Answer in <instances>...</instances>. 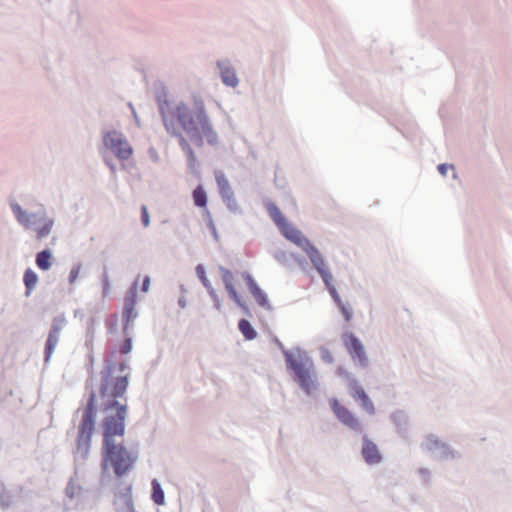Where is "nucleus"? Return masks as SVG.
<instances>
[{
	"label": "nucleus",
	"mask_w": 512,
	"mask_h": 512,
	"mask_svg": "<svg viewBox=\"0 0 512 512\" xmlns=\"http://www.w3.org/2000/svg\"><path fill=\"white\" fill-rule=\"evenodd\" d=\"M328 291L330 292L333 302L335 303V305L337 306V308L343 315L344 320L346 322H350L353 317V310H352L351 306L349 305V303L344 302L341 299V297L338 293V290H328Z\"/></svg>",
	"instance_id": "nucleus-18"
},
{
	"label": "nucleus",
	"mask_w": 512,
	"mask_h": 512,
	"mask_svg": "<svg viewBox=\"0 0 512 512\" xmlns=\"http://www.w3.org/2000/svg\"><path fill=\"white\" fill-rule=\"evenodd\" d=\"M237 327L238 330L243 335L244 339L247 341L254 340L258 335L256 329L253 327L251 322L246 318L239 319Z\"/></svg>",
	"instance_id": "nucleus-20"
},
{
	"label": "nucleus",
	"mask_w": 512,
	"mask_h": 512,
	"mask_svg": "<svg viewBox=\"0 0 512 512\" xmlns=\"http://www.w3.org/2000/svg\"><path fill=\"white\" fill-rule=\"evenodd\" d=\"M107 332L109 334H116L118 330V318L117 315H113L106 321Z\"/></svg>",
	"instance_id": "nucleus-32"
},
{
	"label": "nucleus",
	"mask_w": 512,
	"mask_h": 512,
	"mask_svg": "<svg viewBox=\"0 0 512 512\" xmlns=\"http://www.w3.org/2000/svg\"><path fill=\"white\" fill-rule=\"evenodd\" d=\"M138 290H127L124 296L122 309V332L129 330L134 320L138 317L136 305L138 301Z\"/></svg>",
	"instance_id": "nucleus-12"
},
{
	"label": "nucleus",
	"mask_w": 512,
	"mask_h": 512,
	"mask_svg": "<svg viewBox=\"0 0 512 512\" xmlns=\"http://www.w3.org/2000/svg\"><path fill=\"white\" fill-rule=\"evenodd\" d=\"M75 490H76V486L74 484L73 478H71L65 488L66 496L70 499H74L75 498Z\"/></svg>",
	"instance_id": "nucleus-34"
},
{
	"label": "nucleus",
	"mask_w": 512,
	"mask_h": 512,
	"mask_svg": "<svg viewBox=\"0 0 512 512\" xmlns=\"http://www.w3.org/2000/svg\"><path fill=\"white\" fill-rule=\"evenodd\" d=\"M89 362H90V368L88 369V372H89V374L93 375L94 357L92 355H89Z\"/></svg>",
	"instance_id": "nucleus-45"
},
{
	"label": "nucleus",
	"mask_w": 512,
	"mask_h": 512,
	"mask_svg": "<svg viewBox=\"0 0 512 512\" xmlns=\"http://www.w3.org/2000/svg\"><path fill=\"white\" fill-rule=\"evenodd\" d=\"M211 299L213 300V303H214V307L220 311L221 309V302H220V299L218 297V295L216 294V290H207Z\"/></svg>",
	"instance_id": "nucleus-39"
},
{
	"label": "nucleus",
	"mask_w": 512,
	"mask_h": 512,
	"mask_svg": "<svg viewBox=\"0 0 512 512\" xmlns=\"http://www.w3.org/2000/svg\"><path fill=\"white\" fill-rule=\"evenodd\" d=\"M216 182L218 184L221 196L224 199H230L233 196V191L227 178L222 172L216 173Z\"/></svg>",
	"instance_id": "nucleus-22"
},
{
	"label": "nucleus",
	"mask_w": 512,
	"mask_h": 512,
	"mask_svg": "<svg viewBox=\"0 0 512 512\" xmlns=\"http://www.w3.org/2000/svg\"><path fill=\"white\" fill-rule=\"evenodd\" d=\"M124 335L123 340L120 343L119 350L123 355H128L133 349V337L129 330L122 332Z\"/></svg>",
	"instance_id": "nucleus-27"
},
{
	"label": "nucleus",
	"mask_w": 512,
	"mask_h": 512,
	"mask_svg": "<svg viewBox=\"0 0 512 512\" xmlns=\"http://www.w3.org/2000/svg\"><path fill=\"white\" fill-rule=\"evenodd\" d=\"M421 448L430 452L437 460H448L459 457V453L452 449V447L441 441L436 435L428 434L424 441L421 443Z\"/></svg>",
	"instance_id": "nucleus-7"
},
{
	"label": "nucleus",
	"mask_w": 512,
	"mask_h": 512,
	"mask_svg": "<svg viewBox=\"0 0 512 512\" xmlns=\"http://www.w3.org/2000/svg\"><path fill=\"white\" fill-rule=\"evenodd\" d=\"M354 388L349 391L351 397L360 403L361 407L370 415L375 414V406L360 383H353Z\"/></svg>",
	"instance_id": "nucleus-17"
},
{
	"label": "nucleus",
	"mask_w": 512,
	"mask_h": 512,
	"mask_svg": "<svg viewBox=\"0 0 512 512\" xmlns=\"http://www.w3.org/2000/svg\"><path fill=\"white\" fill-rule=\"evenodd\" d=\"M243 312V314L247 317H252V312L249 308V306L247 305L246 301H241L240 304L237 305Z\"/></svg>",
	"instance_id": "nucleus-40"
},
{
	"label": "nucleus",
	"mask_w": 512,
	"mask_h": 512,
	"mask_svg": "<svg viewBox=\"0 0 512 512\" xmlns=\"http://www.w3.org/2000/svg\"><path fill=\"white\" fill-rule=\"evenodd\" d=\"M272 342L280 349L284 358L286 372L292 381L307 397H315L320 383L312 357L299 346L286 349L275 335L272 336Z\"/></svg>",
	"instance_id": "nucleus-3"
},
{
	"label": "nucleus",
	"mask_w": 512,
	"mask_h": 512,
	"mask_svg": "<svg viewBox=\"0 0 512 512\" xmlns=\"http://www.w3.org/2000/svg\"><path fill=\"white\" fill-rule=\"evenodd\" d=\"M178 305L184 309L186 308L187 306V301H186V298L184 297V295H181L179 298H178Z\"/></svg>",
	"instance_id": "nucleus-44"
},
{
	"label": "nucleus",
	"mask_w": 512,
	"mask_h": 512,
	"mask_svg": "<svg viewBox=\"0 0 512 512\" xmlns=\"http://www.w3.org/2000/svg\"><path fill=\"white\" fill-rule=\"evenodd\" d=\"M418 474L421 477L422 484L424 486H429L431 482V473L429 469L422 467L418 470Z\"/></svg>",
	"instance_id": "nucleus-33"
},
{
	"label": "nucleus",
	"mask_w": 512,
	"mask_h": 512,
	"mask_svg": "<svg viewBox=\"0 0 512 512\" xmlns=\"http://www.w3.org/2000/svg\"><path fill=\"white\" fill-rule=\"evenodd\" d=\"M336 373L339 377L346 381L349 391H351L354 388V382L359 383L355 376L352 373H350L347 369H345L343 366H338L336 369Z\"/></svg>",
	"instance_id": "nucleus-25"
},
{
	"label": "nucleus",
	"mask_w": 512,
	"mask_h": 512,
	"mask_svg": "<svg viewBox=\"0 0 512 512\" xmlns=\"http://www.w3.org/2000/svg\"><path fill=\"white\" fill-rule=\"evenodd\" d=\"M159 109L166 131L178 139L180 147L187 156L189 166L194 168L197 162L196 155L184 133L197 147L203 146L204 139L210 145H215L218 142L203 99L194 95L190 103L181 101L172 106L168 102H164L160 104Z\"/></svg>",
	"instance_id": "nucleus-2"
},
{
	"label": "nucleus",
	"mask_w": 512,
	"mask_h": 512,
	"mask_svg": "<svg viewBox=\"0 0 512 512\" xmlns=\"http://www.w3.org/2000/svg\"><path fill=\"white\" fill-rule=\"evenodd\" d=\"M342 340L353 361L357 362L360 368H367L369 360L360 339L353 332L347 331L342 334Z\"/></svg>",
	"instance_id": "nucleus-9"
},
{
	"label": "nucleus",
	"mask_w": 512,
	"mask_h": 512,
	"mask_svg": "<svg viewBox=\"0 0 512 512\" xmlns=\"http://www.w3.org/2000/svg\"><path fill=\"white\" fill-rule=\"evenodd\" d=\"M79 270H80L79 267H76V268L71 270L70 276H69V280H70L71 283L77 278V276L79 274Z\"/></svg>",
	"instance_id": "nucleus-42"
},
{
	"label": "nucleus",
	"mask_w": 512,
	"mask_h": 512,
	"mask_svg": "<svg viewBox=\"0 0 512 512\" xmlns=\"http://www.w3.org/2000/svg\"><path fill=\"white\" fill-rule=\"evenodd\" d=\"M192 197H193V202H194L195 206L200 207V208L206 207L207 194L201 185L197 186L194 189V191L192 193Z\"/></svg>",
	"instance_id": "nucleus-23"
},
{
	"label": "nucleus",
	"mask_w": 512,
	"mask_h": 512,
	"mask_svg": "<svg viewBox=\"0 0 512 512\" xmlns=\"http://www.w3.org/2000/svg\"><path fill=\"white\" fill-rule=\"evenodd\" d=\"M141 284V288H149L150 278L147 275L138 276L134 283V288Z\"/></svg>",
	"instance_id": "nucleus-36"
},
{
	"label": "nucleus",
	"mask_w": 512,
	"mask_h": 512,
	"mask_svg": "<svg viewBox=\"0 0 512 512\" xmlns=\"http://www.w3.org/2000/svg\"><path fill=\"white\" fill-rule=\"evenodd\" d=\"M115 350L104 357L103 368L100 371L99 397L102 399L100 410L106 413L100 427L102 433L101 446V475L112 468L116 478L125 476L138 461V451L128 450L123 443H116L115 437H123L126 431L128 405L126 392L129 387L131 374L113 376L117 369L120 373L129 370L128 359L123 358L118 364L114 360Z\"/></svg>",
	"instance_id": "nucleus-1"
},
{
	"label": "nucleus",
	"mask_w": 512,
	"mask_h": 512,
	"mask_svg": "<svg viewBox=\"0 0 512 512\" xmlns=\"http://www.w3.org/2000/svg\"><path fill=\"white\" fill-rule=\"evenodd\" d=\"M224 281L226 288H234V285L245 286L246 288L249 289L257 288L254 279L247 273L233 274L229 271H225Z\"/></svg>",
	"instance_id": "nucleus-16"
},
{
	"label": "nucleus",
	"mask_w": 512,
	"mask_h": 512,
	"mask_svg": "<svg viewBox=\"0 0 512 512\" xmlns=\"http://www.w3.org/2000/svg\"><path fill=\"white\" fill-rule=\"evenodd\" d=\"M243 312V314L247 317H252V312L249 308V306L247 305L246 301H241L240 304L237 305Z\"/></svg>",
	"instance_id": "nucleus-41"
},
{
	"label": "nucleus",
	"mask_w": 512,
	"mask_h": 512,
	"mask_svg": "<svg viewBox=\"0 0 512 512\" xmlns=\"http://www.w3.org/2000/svg\"><path fill=\"white\" fill-rule=\"evenodd\" d=\"M110 290L103 289L102 290V297L105 298L108 296Z\"/></svg>",
	"instance_id": "nucleus-46"
},
{
	"label": "nucleus",
	"mask_w": 512,
	"mask_h": 512,
	"mask_svg": "<svg viewBox=\"0 0 512 512\" xmlns=\"http://www.w3.org/2000/svg\"><path fill=\"white\" fill-rule=\"evenodd\" d=\"M151 500L156 505H164L165 504V493L164 490L160 484V482L154 478L151 481Z\"/></svg>",
	"instance_id": "nucleus-21"
},
{
	"label": "nucleus",
	"mask_w": 512,
	"mask_h": 512,
	"mask_svg": "<svg viewBox=\"0 0 512 512\" xmlns=\"http://www.w3.org/2000/svg\"><path fill=\"white\" fill-rule=\"evenodd\" d=\"M228 292L229 298L235 302L236 305L240 304L243 301L242 297L238 293V290H226Z\"/></svg>",
	"instance_id": "nucleus-38"
},
{
	"label": "nucleus",
	"mask_w": 512,
	"mask_h": 512,
	"mask_svg": "<svg viewBox=\"0 0 512 512\" xmlns=\"http://www.w3.org/2000/svg\"><path fill=\"white\" fill-rule=\"evenodd\" d=\"M281 233L291 242L302 248L309 259L313 263L314 267L318 270L323 278V281L327 288H332V275L329 272L325 261L318 251V249L310 243V241L302 234L301 231L292 226L289 222H286L282 227L279 228Z\"/></svg>",
	"instance_id": "nucleus-5"
},
{
	"label": "nucleus",
	"mask_w": 512,
	"mask_h": 512,
	"mask_svg": "<svg viewBox=\"0 0 512 512\" xmlns=\"http://www.w3.org/2000/svg\"><path fill=\"white\" fill-rule=\"evenodd\" d=\"M361 456L367 465L380 464L384 459L377 444L366 434L362 437Z\"/></svg>",
	"instance_id": "nucleus-14"
},
{
	"label": "nucleus",
	"mask_w": 512,
	"mask_h": 512,
	"mask_svg": "<svg viewBox=\"0 0 512 512\" xmlns=\"http://www.w3.org/2000/svg\"><path fill=\"white\" fill-rule=\"evenodd\" d=\"M269 215L275 222L278 228L282 227L287 221L285 216L282 214L280 209L276 205H270L268 207Z\"/></svg>",
	"instance_id": "nucleus-26"
},
{
	"label": "nucleus",
	"mask_w": 512,
	"mask_h": 512,
	"mask_svg": "<svg viewBox=\"0 0 512 512\" xmlns=\"http://www.w3.org/2000/svg\"><path fill=\"white\" fill-rule=\"evenodd\" d=\"M12 503L11 495L6 492L4 483L0 480V507L6 509L10 507Z\"/></svg>",
	"instance_id": "nucleus-29"
},
{
	"label": "nucleus",
	"mask_w": 512,
	"mask_h": 512,
	"mask_svg": "<svg viewBox=\"0 0 512 512\" xmlns=\"http://www.w3.org/2000/svg\"><path fill=\"white\" fill-rule=\"evenodd\" d=\"M196 273H197V276L200 278L202 284L206 288H209L210 284H209V282L207 281V279L205 277V270H204V267L202 265H198L196 267Z\"/></svg>",
	"instance_id": "nucleus-35"
},
{
	"label": "nucleus",
	"mask_w": 512,
	"mask_h": 512,
	"mask_svg": "<svg viewBox=\"0 0 512 512\" xmlns=\"http://www.w3.org/2000/svg\"><path fill=\"white\" fill-rule=\"evenodd\" d=\"M12 211L17 221L25 228H33L38 239L48 236L53 227V220L46 217L45 214H27L18 204L11 205Z\"/></svg>",
	"instance_id": "nucleus-6"
},
{
	"label": "nucleus",
	"mask_w": 512,
	"mask_h": 512,
	"mask_svg": "<svg viewBox=\"0 0 512 512\" xmlns=\"http://www.w3.org/2000/svg\"><path fill=\"white\" fill-rule=\"evenodd\" d=\"M33 290H25V296L29 297Z\"/></svg>",
	"instance_id": "nucleus-47"
},
{
	"label": "nucleus",
	"mask_w": 512,
	"mask_h": 512,
	"mask_svg": "<svg viewBox=\"0 0 512 512\" xmlns=\"http://www.w3.org/2000/svg\"><path fill=\"white\" fill-rule=\"evenodd\" d=\"M449 168H452V166H448L447 164H440V165L438 166V170H439V172H440L442 175H446L447 170H448Z\"/></svg>",
	"instance_id": "nucleus-43"
},
{
	"label": "nucleus",
	"mask_w": 512,
	"mask_h": 512,
	"mask_svg": "<svg viewBox=\"0 0 512 512\" xmlns=\"http://www.w3.org/2000/svg\"><path fill=\"white\" fill-rule=\"evenodd\" d=\"M321 360L327 364H332L334 362V357L331 351L325 346H320L319 348Z\"/></svg>",
	"instance_id": "nucleus-31"
},
{
	"label": "nucleus",
	"mask_w": 512,
	"mask_h": 512,
	"mask_svg": "<svg viewBox=\"0 0 512 512\" xmlns=\"http://www.w3.org/2000/svg\"><path fill=\"white\" fill-rule=\"evenodd\" d=\"M92 375L85 382V388L92 387ZM98 413L97 393L91 388L87 393L86 404L81 410V419L77 427L76 445L74 453V462L84 464L90 454L92 438L96 430V420Z\"/></svg>",
	"instance_id": "nucleus-4"
},
{
	"label": "nucleus",
	"mask_w": 512,
	"mask_h": 512,
	"mask_svg": "<svg viewBox=\"0 0 512 512\" xmlns=\"http://www.w3.org/2000/svg\"><path fill=\"white\" fill-rule=\"evenodd\" d=\"M218 67L221 70V78L223 83L230 87H236L238 85V78L236 76L235 70L223 62H218Z\"/></svg>",
	"instance_id": "nucleus-19"
},
{
	"label": "nucleus",
	"mask_w": 512,
	"mask_h": 512,
	"mask_svg": "<svg viewBox=\"0 0 512 512\" xmlns=\"http://www.w3.org/2000/svg\"><path fill=\"white\" fill-rule=\"evenodd\" d=\"M390 421L395 426L397 434L404 440L408 439L409 416L402 410L397 409L390 414Z\"/></svg>",
	"instance_id": "nucleus-15"
},
{
	"label": "nucleus",
	"mask_w": 512,
	"mask_h": 512,
	"mask_svg": "<svg viewBox=\"0 0 512 512\" xmlns=\"http://www.w3.org/2000/svg\"><path fill=\"white\" fill-rule=\"evenodd\" d=\"M253 295L257 304L267 310H271V304L269 302L268 296L265 293V290H249Z\"/></svg>",
	"instance_id": "nucleus-24"
},
{
	"label": "nucleus",
	"mask_w": 512,
	"mask_h": 512,
	"mask_svg": "<svg viewBox=\"0 0 512 512\" xmlns=\"http://www.w3.org/2000/svg\"><path fill=\"white\" fill-rule=\"evenodd\" d=\"M112 503L116 512H137L132 497V485H126L115 491Z\"/></svg>",
	"instance_id": "nucleus-13"
},
{
	"label": "nucleus",
	"mask_w": 512,
	"mask_h": 512,
	"mask_svg": "<svg viewBox=\"0 0 512 512\" xmlns=\"http://www.w3.org/2000/svg\"><path fill=\"white\" fill-rule=\"evenodd\" d=\"M50 258H51V254L48 250L39 252L36 257L37 266L42 270L49 269L50 265H51Z\"/></svg>",
	"instance_id": "nucleus-28"
},
{
	"label": "nucleus",
	"mask_w": 512,
	"mask_h": 512,
	"mask_svg": "<svg viewBox=\"0 0 512 512\" xmlns=\"http://www.w3.org/2000/svg\"><path fill=\"white\" fill-rule=\"evenodd\" d=\"M328 402L333 414L342 425L350 428L355 432L363 431V426L356 415L347 407L343 406L338 398L331 397L329 398Z\"/></svg>",
	"instance_id": "nucleus-10"
},
{
	"label": "nucleus",
	"mask_w": 512,
	"mask_h": 512,
	"mask_svg": "<svg viewBox=\"0 0 512 512\" xmlns=\"http://www.w3.org/2000/svg\"><path fill=\"white\" fill-rule=\"evenodd\" d=\"M141 220H142L144 227L149 226L150 218H149L148 209L145 205H142V207H141Z\"/></svg>",
	"instance_id": "nucleus-37"
},
{
	"label": "nucleus",
	"mask_w": 512,
	"mask_h": 512,
	"mask_svg": "<svg viewBox=\"0 0 512 512\" xmlns=\"http://www.w3.org/2000/svg\"><path fill=\"white\" fill-rule=\"evenodd\" d=\"M103 143L120 160H127L133 154V148L120 132H107L103 137Z\"/></svg>",
	"instance_id": "nucleus-8"
},
{
	"label": "nucleus",
	"mask_w": 512,
	"mask_h": 512,
	"mask_svg": "<svg viewBox=\"0 0 512 512\" xmlns=\"http://www.w3.org/2000/svg\"><path fill=\"white\" fill-rule=\"evenodd\" d=\"M66 318L64 314L55 316L52 320L50 330L48 332L45 345H44V363L48 364L55 351L59 341V335L62 329L66 326Z\"/></svg>",
	"instance_id": "nucleus-11"
},
{
	"label": "nucleus",
	"mask_w": 512,
	"mask_h": 512,
	"mask_svg": "<svg viewBox=\"0 0 512 512\" xmlns=\"http://www.w3.org/2000/svg\"><path fill=\"white\" fill-rule=\"evenodd\" d=\"M37 275L34 271L28 269L24 274V283L27 288H32L37 283Z\"/></svg>",
	"instance_id": "nucleus-30"
}]
</instances>
